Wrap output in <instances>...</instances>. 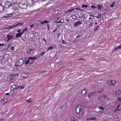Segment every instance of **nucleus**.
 <instances>
[{
	"instance_id": "obj_1",
	"label": "nucleus",
	"mask_w": 121,
	"mask_h": 121,
	"mask_svg": "<svg viewBox=\"0 0 121 121\" xmlns=\"http://www.w3.org/2000/svg\"><path fill=\"white\" fill-rule=\"evenodd\" d=\"M28 4L26 0H22V3H20L19 4V7L22 9H25Z\"/></svg>"
},
{
	"instance_id": "obj_2",
	"label": "nucleus",
	"mask_w": 121,
	"mask_h": 121,
	"mask_svg": "<svg viewBox=\"0 0 121 121\" xmlns=\"http://www.w3.org/2000/svg\"><path fill=\"white\" fill-rule=\"evenodd\" d=\"M25 62L24 60L22 59H20L15 64V66L20 67L22 66Z\"/></svg>"
},
{
	"instance_id": "obj_3",
	"label": "nucleus",
	"mask_w": 121,
	"mask_h": 121,
	"mask_svg": "<svg viewBox=\"0 0 121 121\" xmlns=\"http://www.w3.org/2000/svg\"><path fill=\"white\" fill-rule=\"evenodd\" d=\"M81 105H78L75 109L76 113L77 114H79L81 110Z\"/></svg>"
},
{
	"instance_id": "obj_4",
	"label": "nucleus",
	"mask_w": 121,
	"mask_h": 121,
	"mask_svg": "<svg viewBox=\"0 0 121 121\" xmlns=\"http://www.w3.org/2000/svg\"><path fill=\"white\" fill-rule=\"evenodd\" d=\"M4 6L5 8H9L12 5V3L10 1H7L4 3Z\"/></svg>"
},
{
	"instance_id": "obj_5",
	"label": "nucleus",
	"mask_w": 121,
	"mask_h": 121,
	"mask_svg": "<svg viewBox=\"0 0 121 121\" xmlns=\"http://www.w3.org/2000/svg\"><path fill=\"white\" fill-rule=\"evenodd\" d=\"M13 9L14 10H17L18 9L19 4L17 3H14L12 4Z\"/></svg>"
},
{
	"instance_id": "obj_6",
	"label": "nucleus",
	"mask_w": 121,
	"mask_h": 121,
	"mask_svg": "<svg viewBox=\"0 0 121 121\" xmlns=\"http://www.w3.org/2000/svg\"><path fill=\"white\" fill-rule=\"evenodd\" d=\"M106 83L109 85L114 86L115 85L116 82L115 80H111L108 81Z\"/></svg>"
},
{
	"instance_id": "obj_7",
	"label": "nucleus",
	"mask_w": 121,
	"mask_h": 121,
	"mask_svg": "<svg viewBox=\"0 0 121 121\" xmlns=\"http://www.w3.org/2000/svg\"><path fill=\"white\" fill-rule=\"evenodd\" d=\"M18 88V86L17 85H13L11 88V89L12 91L16 90Z\"/></svg>"
},
{
	"instance_id": "obj_8",
	"label": "nucleus",
	"mask_w": 121,
	"mask_h": 121,
	"mask_svg": "<svg viewBox=\"0 0 121 121\" xmlns=\"http://www.w3.org/2000/svg\"><path fill=\"white\" fill-rule=\"evenodd\" d=\"M82 22L80 21H78L75 22L74 24V26H77L78 25L80 24H81Z\"/></svg>"
},
{
	"instance_id": "obj_9",
	"label": "nucleus",
	"mask_w": 121,
	"mask_h": 121,
	"mask_svg": "<svg viewBox=\"0 0 121 121\" xmlns=\"http://www.w3.org/2000/svg\"><path fill=\"white\" fill-rule=\"evenodd\" d=\"M13 78V77L12 76V75L11 74L9 75L7 77V80H8L9 81H10Z\"/></svg>"
},
{
	"instance_id": "obj_10",
	"label": "nucleus",
	"mask_w": 121,
	"mask_h": 121,
	"mask_svg": "<svg viewBox=\"0 0 121 121\" xmlns=\"http://www.w3.org/2000/svg\"><path fill=\"white\" fill-rule=\"evenodd\" d=\"M121 93V91L120 90H118L116 92V95L117 96H118L120 95Z\"/></svg>"
},
{
	"instance_id": "obj_11",
	"label": "nucleus",
	"mask_w": 121,
	"mask_h": 121,
	"mask_svg": "<svg viewBox=\"0 0 121 121\" xmlns=\"http://www.w3.org/2000/svg\"><path fill=\"white\" fill-rule=\"evenodd\" d=\"M7 38H8L10 40L13 39V35L8 34L7 35Z\"/></svg>"
},
{
	"instance_id": "obj_12",
	"label": "nucleus",
	"mask_w": 121,
	"mask_h": 121,
	"mask_svg": "<svg viewBox=\"0 0 121 121\" xmlns=\"http://www.w3.org/2000/svg\"><path fill=\"white\" fill-rule=\"evenodd\" d=\"M4 9L3 7L1 4H0V12H2Z\"/></svg>"
},
{
	"instance_id": "obj_13",
	"label": "nucleus",
	"mask_w": 121,
	"mask_h": 121,
	"mask_svg": "<svg viewBox=\"0 0 121 121\" xmlns=\"http://www.w3.org/2000/svg\"><path fill=\"white\" fill-rule=\"evenodd\" d=\"M87 91V90L85 88L83 89L82 90V93L84 95L86 94V93Z\"/></svg>"
},
{
	"instance_id": "obj_14",
	"label": "nucleus",
	"mask_w": 121,
	"mask_h": 121,
	"mask_svg": "<svg viewBox=\"0 0 121 121\" xmlns=\"http://www.w3.org/2000/svg\"><path fill=\"white\" fill-rule=\"evenodd\" d=\"M23 24V23H19L17 24L16 25H15L14 26H13V27H16V26H17L19 25H22Z\"/></svg>"
},
{
	"instance_id": "obj_15",
	"label": "nucleus",
	"mask_w": 121,
	"mask_h": 121,
	"mask_svg": "<svg viewBox=\"0 0 121 121\" xmlns=\"http://www.w3.org/2000/svg\"><path fill=\"white\" fill-rule=\"evenodd\" d=\"M119 49L118 47L117 48H115L113 49L112 52H114L115 51H116Z\"/></svg>"
},
{
	"instance_id": "obj_16",
	"label": "nucleus",
	"mask_w": 121,
	"mask_h": 121,
	"mask_svg": "<svg viewBox=\"0 0 121 121\" xmlns=\"http://www.w3.org/2000/svg\"><path fill=\"white\" fill-rule=\"evenodd\" d=\"M33 50V49H28L26 52L27 54H29L30 53L31 51Z\"/></svg>"
},
{
	"instance_id": "obj_17",
	"label": "nucleus",
	"mask_w": 121,
	"mask_h": 121,
	"mask_svg": "<svg viewBox=\"0 0 121 121\" xmlns=\"http://www.w3.org/2000/svg\"><path fill=\"white\" fill-rule=\"evenodd\" d=\"M13 26H9L8 27H6L5 28V29L6 30H7L11 28H13Z\"/></svg>"
},
{
	"instance_id": "obj_18",
	"label": "nucleus",
	"mask_w": 121,
	"mask_h": 121,
	"mask_svg": "<svg viewBox=\"0 0 121 121\" xmlns=\"http://www.w3.org/2000/svg\"><path fill=\"white\" fill-rule=\"evenodd\" d=\"M97 7L98 8V9L100 10L101 9L102 6H101L99 4L98 5Z\"/></svg>"
},
{
	"instance_id": "obj_19",
	"label": "nucleus",
	"mask_w": 121,
	"mask_h": 121,
	"mask_svg": "<svg viewBox=\"0 0 121 121\" xmlns=\"http://www.w3.org/2000/svg\"><path fill=\"white\" fill-rule=\"evenodd\" d=\"M49 22V21L45 20L43 21V22H42L41 23V24H43V23H48Z\"/></svg>"
},
{
	"instance_id": "obj_20",
	"label": "nucleus",
	"mask_w": 121,
	"mask_h": 121,
	"mask_svg": "<svg viewBox=\"0 0 121 121\" xmlns=\"http://www.w3.org/2000/svg\"><path fill=\"white\" fill-rule=\"evenodd\" d=\"M64 22V19H62L60 20V21L58 22H56L57 23H62Z\"/></svg>"
},
{
	"instance_id": "obj_21",
	"label": "nucleus",
	"mask_w": 121,
	"mask_h": 121,
	"mask_svg": "<svg viewBox=\"0 0 121 121\" xmlns=\"http://www.w3.org/2000/svg\"><path fill=\"white\" fill-rule=\"evenodd\" d=\"M20 36H21L20 35V33H18L16 34L15 37L16 38H18Z\"/></svg>"
},
{
	"instance_id": "obj_22",
	"label": "nucleus",
	"mask_w": 121,
	"mask_h": 121,
	"mask_svg": "<svg viewBox=\"0 0 121 121\" xmlns=\"http://www.w3.org/2000/svg\"><path fill=\"white\" fill-rule=\"evenodd\" d=\"M120 106L121 105H119L117 107V109L118 111L119 110L121 109V108H120Z\"/></svg>"
},
{
	"instance_id": "obj_23",
	"label": "nucleus",
	"mask_w": 121,
	"mask_h": 121,
	"mask_svg": "<svg viewBox=\"0 0 121 121\" xmlns=\"http://www.w3.org/2000/svg\"><path fill=\"white\" fill-rule=\"evenodd\" d=\"M88 6L86 5L82 4V8H86L88 7Z\"/></svg>"
},
{
	"instance_id": "obj_24",
	"label": "nucleus",
	"mask_w": 121,
	"mask_h": 121,
	"mask_svg": "<svg viewBox=\"0 0 121 121\" xmlns=\"http://www.w3.org/2000/svg\"><path fill=\"white\" fill-rule=\"evenodd\" d=\"M104 90V89H101L100 90H99L98 92H97L99 93H100L102 92Z\"/></svg>"
},
{
	"instance_id": "obj_25",
	"label": "nucleus",
	"mask_w": 121,
	"mask_h": 121,
	"mask_svg": "<svg viewBox=\"0 0 121 121\" xmlns=\"http://www.w3.org/2000/svg\"><path fill=\"white\" fill-rule=\"evenodd\" d=\"M12 75V76L13 77H17L18 76V74H11Z\"/></svg>"
},
{
	"instance_id": "obj_26",
	"label": "nucleus",
	"mask_w": 121,
	"mask_h": 121,
	"mask_svg": "<svg viewBox=\"0 0 121 121\" xmlns=\"http://www.w3.org/2000/svg\"><path fill=\"white\" fill-rule=\"evenodd\" d=\"M53 47H49L48 48V51H49V50H51L53 49Z\"/></svg>"
},
{
	"instance_id": "obj_27",
	"label": "nucleus",
	"mask_w": 121,
	"mask_h": 121,
	"mask_svg": "<svg viewBox=\"0 0 121 121\" xmlns=\"http://www.w3.org/2000/svg\"><path fill=\"white\" fill-rule=\"evenodd\" d=\"M24 86H18V88L20 89H24Z\"/></svg>"
},
{
	"instance_id": "obj_28",
	"label": "nucleus",
	"mask_w": 121,
	"mask_h": 121,
	"mask_svg": "<svg viewBox=\"0 0 121 121\" xmlns=\"http://www.w3.org/2000/svg\"><path fill=\"white\" fill-rule=\"evenodd\" d=\"M72 16H73L72 18L73 19H75L77 18V17L76 15H74L73 16L71 15V17H72Z\"/></svg>"
},
{
	"instance_id": "obj_29",
	"label": "nucleus",
	"mask_w": 121,
	"mask_h": 121,
	"mask_svg": "<svg viewBox=\"0 0 121 121\" xmlns=\"http://www.w3.org/2000/svg\"><path fill=\"white\" fill-rule=\"evenodd\" d=\"M101 17V15L100 14H99L98 16H97V18H100Z\"/></svg>"
},
{
	"instance_id": "obj_30",
	"label": "nucleus",
	"mask_w": 121,
	"mask_h": 121,
	"mask_svg": "<svg viewBox=\"0 0 121 121\" xmlns=\"http://www.w3.org/2000/svg\"><path fill=\"white\" fill-rule=\"evenodd\" d=\"M34 62V60H33L32 61H31L30 63L29 64V65L30 66H31V65L32 64H33V63Z\"/></svg>"
},
{
	"instance_id": "obj_31",
	"label": "nucleus",
	"mask_w": 121,
	"mask_h": 121,
	"mask_svg": "<svg viewBox=\"0 0 121 121\" xmlns=\"http://www.w3.org/2000/svg\"><path fill=\"white\" fill-rule=\"evenodd\" d=\"M30 61V60H27L26 62H25V64H28L29 62Z\"/></svg>"
},
{
	"instance_id": "obj_32",
	"label": "nucleus",
	"mask_w": 121,
	"mask_h": 121,
	"mask_svg": "<svg viewBox=\"0 0 121 121\" xmlns=\"http://www.w3.org/2000/svg\"><path fill=\"white\" fill-rule=\"evenodd\" d=\"M91 7L92 9L97 8V7L94 5H92L91 6Z\"/></svg>"
},
{
	"instance_id": "obj_33",
	"label": "nucleus",
	"mask_w": 121,
	"mask_h": 121,
	"mask_svg": "<svg viewBox=\"0 0 121 121\" xmlns=\"http://www.w3.org/2000/svg\"><path fill=\"white\" fill-rule=\"evenodd\" d=\"M117 100L119 101H120L121 102V98L118 97L117 98Z\"/></svg>"
},
{
	"instance_id": "obj_34",
	"label": "nucleus",
	"mask_w": 121,
	"mask_h": 121,
	"mask_svg": "<svg viewBox=\"0 0 121 121\" xmlns=\"http://www.w3.org/2000/svg\"><path fill=\"white\" fill-rule=\"evenodd\" d=\"M32 57H33V60H36V59H37V57H35V56Z\"/></svg>"
},
{
	"instance_id": "obj_35",
	"label": "nucleus",
	"mask_w": 121,
	"mask_h": 121,
	"mask_svg": "<svg viewBox=\"0 0 121 121\" xmlns=\"http://www.w3.org/2000/svg\"><path fill=\"white\" fill-rule=\"evenodd\" d=\"M73 10H74V9H72L69 10H68L67 11V12H71V11H72Z\"/></svg>"
},
{
	"instance_id": "obj_36",
	"label": "nucleus",
	"mask_w": 121,
	"mask_h": 121,
	"mask_svg": "<svg viewBox=\"0 0 121 121\" xmlns=\"http://www.w3.org/2000/svg\"><path fill=\"white\" fill-rule=\"evenodd\" d=\"M27 28H25L22 31H23V32H24L25 31H26L27 30Z\"/></svg>"
},
{
	"instance_id": "obj_37",
	"label": "nucleus",
	"mask_w": 121,
	"mask_h": 121,
	"mask_svg": "<svg viewBox=\"0 0 121 121\" xmlns=\"http://www.w3.org/2000/svg\"><path fill=\"white\" fill-rule=\"evenodd\" d=\"M92 95V94H91V93H90L88 95V96L90 97Z\"/></svg>"
},
{
	"instance_id": "obj_38",
	"label": "nucleus",
	"mask_w": 121,
	"mask_h": 121,
	"mask_svg": "<svg viewBox=\"0 0 121 121\" xmlns=\"http://www.w3.org/2000/svg\"><path fill=\"white\" fill-rule=\"evenodd\" d=\"M28 59H30L32 60H33L32 57H30L28 58Z\"/></svg>"
},
{
	"instance_id": "obj_39",
	"label": "nucleus",
	"mask_w": 121,
	"mask_h": 121,
	"mask_svg": "<svg viewBox=\"0 0 121 121\" xmlns=\"http://www.w3.org/2000/svg\"><path fill=\"white\" fill-rule=\"evenodd\" d=\"M26 101L29 103H30L31 102V100L30 99L27 100H26Z\"/></svg>"
},
{
	"instance_id": "obj_40",
	"label": "nucleus",
	"mask_w": 121,
	"mask_h": 121,
	"mask_svg": "<svg viewBox=\"0 0 121 121\" xmlns=\"http://www.w3.org/2000/svg\"><path fill=\"white\" fill-rule=\"evenodd\" d=\"M99 27V26H97L96 28L95 29L94 31H95L97 30V29H98Z\"/></svg>"
},
{
	"instance_id": "obj_41",
	"label": "nucleus",
	"mask_w": 121,
	"mask_h": 121,
	"mask_svg": "<svg viewBox=\"0 0 121 121\" xmlns=\"http://www.w3.org/2000/svg\"><path fill=\"white\" fill-rule=\"evenodd\" d=\"M114 3H115V2H113L112 4L111 5V7H113V6H114Z\"/></svg>"
},
{
	"instance_id": "obj_42",
	"label": "nucleus",
	"mask_w": 121,
	"mask_h": 121,
	"mask_svg": "<svg viewBox=\"0 0 121 121\" xmlns=\"http://www.w3.org/2000/svg\"><path fill=\"white\" fill-rule=\"evenodd\" d=\"M14 48L13 47H12L11 48V49L13 51V50H14Z\"/></svg>"
},
{
	"instance_id": "obj_43",
	"label": "nucleus",
	"mask_w": 121,
	"mask_h": 121,
	"mask_svg": "<svg viewBox=\"0 0 121 121\" xmlns=\"http://www.w3.org/2000/svg\"><path fill=\"white\" fill-rule=\"evenodd\" d=\"M62 43H63L64 44H65L66 43V42L64 40H62Z\"/></svg>"
},
{
	"instance_id": "obj_44",
	"label": "nucleus",
	"mask_w": 121,
	"mask_h": 121,
	"mask_svg": "<svg viewBox=\"0 0 121 121\" xmlns=\"http://www.w3.org/2000/svg\"><path fill=\"white\" fill-rule=\"evenodd\" d=\"M56 28H60V25H57L56 26Z\"/></svg>"
},
{
	"instance_id": "obj_45",
	"label": "nucleus",
	"mask_w": 121,
	"mask_h": 121,
	"mask_svg": "<svg viewBox=\"0 0 121 121\" xmlns=\"http://www.w3.org/2000/svg\"><path fill=\"white\" fill-rule=\"evenodd\" d=\"M60 34H61L60 33V34L59 33H58V34H57V37H58V38H59V37Z\"/></svg>"
},
{
	"instance_id": "obj_46",
	"label": "nucleus",
	"mask_w": 121,
	"mask_h": 121,
	"mask_svg": "<svg viewBox=\"0 0 121 121\" xmlns=\"http://www.w3.org/2000/svg\"><path fill=\"white\" fill-rule=\"evenodd\" d=\"M11 43H9L8 45V47H9V46L11 45Z\"/></svg>"
},
{
	"instance_id": "obj_47",
	"label": "nucleus",
	"mask_w": 121,
	"mask_h": 121,
	"mask_svg": "<svg viewBox=\"0 0 121 121\" xmlns=\"http://www.w3.org/2000/svg\"><path fill=\"white\" fill-rule=\"evenodd\" d=\"M82 17L83 18H84L85 17V16L84 14H82L81 15Z\"/></svg>"
},
{
	"instance_id": "obj_48",
	"label": "nucleus",
	"mask_w": 121,
	"mask_h": 121,
	"mask_svg": "<svg viewBox=\"0 0 121 121\" xmlns=\"http://www.w3.org/2000/svg\"><path fill=\"white\" fill-rule=\"evenodd\" d=\"M4 17L6 18H9V17L7 16H4L2 17V18H3Z\"/></svg>"
},
{
	"instance_id": "obj_49",
	"label": "nucleus",
	"mask_w": 121,
	"mask_h": 121,
	"mask_svg": "<svg viewBox=\"0 0 121 121\" xmlns=\"http://www.w3.org/2000/svg\"><path fill=\"white\" fill-rule=\"evenodd\" d=\"M43 40L45 41V44H46V43H47V41H46V39L44 38L43 39Z\"/></svg>"
},
{
	"instance_id": "obj_50",
	"label": "nucleus",
	"mask_w": 121,
	"mask_h": 121,
	"mask_svg": "<svg viewBox=\"0 0 121 121\" xmlns=\"http://www.w3.org/2000/svg\"><path fill=\"white\" fill-rule=\"evenodd\" d=\"M45 53V52H42L40 55V56H42Z\"/></svg>"
},
{
	"instance_id": "obj_51",
	"label": "nucleus",
	"mask_w": 121,
	"mask_h": 121,
	"mask_svg": "<svg viewBox=\"0 0 121 121\" xmlns=\"http://www.w3.org/2000/svg\"><path fill=\"white\" fill-rule=\"evenodd\" d=\"M99 109H101L102 110V109H104V108H103L102 107H99Z\"/></svg>"
},
{
	"instance_id": "obj_52",
	"label": "nucleus",
	"mask_w": 121,
	"mask_h": 121,
	"mask_svg": "<svg viewBox=\"0 0 121 121\" xmlns=\"http://www.w3.org/2000/svg\"><path fill=\"white\" fill-rule=\"evenodd\" d=\"M96 117H95L94 118H91V120H96Z\"/></svg>"
},
{
	"instance_id": "obj_53",
	"label": "nucleus",
	"mask_w": 121,
	"mask_h": 121,
	"mask_svg": "<svg viewBox=\"0 0 121 121\" xmlns=\"http://www.w3.org/2000/svg\"><path fill=\"white\" fill-rule=\"evenodd\" d=\"M13 14H8V16L9 17H11L12 15Z\"/></svg>"
},
{
	"instance_id": "obj_54",
	"label": "nucleus",
	"mask_w": 121,
	"mask_h": 121,
	"mask_svg": "<svg viewBox=\"0 0 121 121\" xmlns=\"http://www.w3.org/2000/svg\"><path fill=\"white\" fill-rule=\"evenodd\" d=\"M93 25V23L92 22H91L90 24V26H92Z\"/></svg>"
},
{
	"instance_id": "obj_55",
	"label": "nucleus",
	"mask_w": 121,
	"mask_h": 121,
	"mask_svg": "<svg viewBox=\"0 0 121 121\" xmlns=\"http://www.w3.org/2000/svg\"><path fill=\"white\" fill-rule=\"evenodd\" d=\"M49 25L48 24L47 25V27L48 28V29H49Z\"/></svg>"
},
{
	"instance_id": "obj_56",
	"label": "nucleus",
	"mask_w": 121,
	"mask_h": 121,
	"mask_svg": "<svg viewBox=\"0 0 121 121\" xmlns=\"http://www.w3.org/2000/svg\"><path fill=\"white\" fill-rule=\"evenodd\" d=\"M86 120H91V118H87Z\"/></svg>"
},
{
	"instance_id": "obj_57",
	"label": "nucleus",
	"mask_w": 121,
	"mask_h": 121,
	"mask_svg": "<svg viewBox=\"0 0 121 121\" xmlns=\"http://www.w3.org/2000/svg\"><path fill=\"white\" fill-rule=\"evenodd\" d=\"M118 48L119 49H121V45H120L119 46H118Z\"/></svg>"
},
{
	"instance_id": "obj_58",
	"label": "nucleus",
	"mask_w": 121,
	"mask_h": 121,
	"mask_svg": "<svg viewBox=\"0 0 121 121\" xmlns=\"http://www.w3.org/2000/svg\"><path fill=\"white\" fill-rule=\"evenodd\" d=\"M78 10H80V11H83V10H82L81 9V8H78Z\"/></svg>"
},
{
	"instance_id": "obj_59",
	"label": "nucleus",
	"mask_w": 121,
	"mask_h": 121,
	"mask_svg": "<svg viewBox=\"0 0 121 121\" xmlns=\"http://www.w3.org/2000/svg\"><path fill=\"white\" fill-rule=\"evenodd\" d=\"M0 121H5V120L4 119H2L0 120Z\"/></svg>"
},
{
	"instance_id": "obj_60",
	"label": "nucleus",
	"mask_w": 121,
	"mask_h": 121,
	"mask_svg": "<svg viewBox=\"0 0 121 121\" xmlns=\"http://www.w3.org/2000/svg\"><path fill=\"white\" fill-rule=\"evenodd\" d=\"M21 30H17V31L18 32H21Z\"/></svg>"
},
{
	"instance_id": "obj_61",
	"label": "nucleus",
	"mask_w": 121,
	"mask_h": 121,
	"mask_svg": "<svg viewBox=\"0 0 121 121\" xmlns=\"http://www.w3.org/2000/svg\"><path fill=\"white\" fill-rule=\"evenodd\" d=\"M4 44H1L0 43V47L4 45Z\"/></svg>"
},
{
	"instance_id": "obj_62",
	"label": "nucleus",
	"mask_w": 121,
	"mask_h": 121,
	"mask_svg": "<svg viewBox=\"0 0 121 121\" xmlns=\"http://www.w3.org/2000/svg\"><path fill=\"white\" fill-rule=\"evenodd\" d=\"M113 111H114V112H116L117 111H118V110L117 109H114V110H113Z\"/></svg>"
},
{
	"instance_id": "obj_63",
	"label": "nucleus",
	"mask_w": 121,
	"mask_h": 121,
	"mask_svg": "<svg viewBox=\"0 0 121 121\" xmlns=\"http://www.w3.org/2000/svg\"><path fill=\"white\" fill-rule=\"evenodd\" d=\"M33 24H32L30 26V27L31 28L32 27H33Z\"/></svg>"
},
{
	"instance_id": "obj_64",
	"label": "nucleus",
	"mask_w": 121,
	"mask_h": 121,
	"mask_svg": "<svg viewBox=\"0 0 121 121\" xmlns=\"http://www.w3.org/2000/svg\"><path fill=\"white\" fill-rule=\"evenodd\" d=\"M7 39H8L7 41V42H8L10 40L8 38H7Z\"/></svg>"
}]
</instances>
